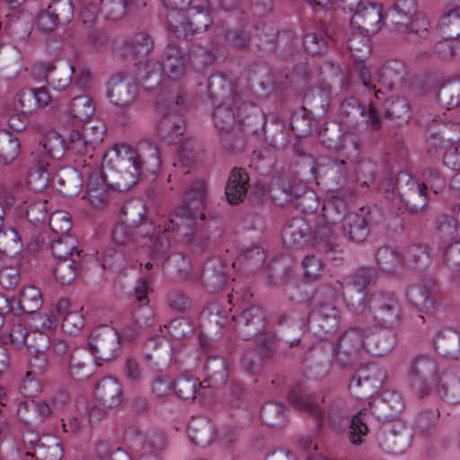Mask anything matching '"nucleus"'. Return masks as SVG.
<instances>
[{
    "instance_id": "1",
    "label": "nucleus",
    "mask_w": 460,
    "mask_h": 460,
    "mask_svg": "<svg viewBox=\"0 0 460 460\" xmlns=\"http://www.w3.org/2000/svg\"><path fill=\"white\" fill-rule=\"evenodd\" d=\"M376 276V269L364 266L357 269L346 284L331 279L318 287L312 297L313 309L307 318L310 332L322 340L329 339L336 332L341 319L335 302L340 296L352 314H363L369 297L367 287Z\"/></svg>"
},
{
    "instance_id": "2",
    "label": "nucleus",
    "mask_w": 460,
    "mask_h": 460,
    "mask_svg": "<svg viewBox=\"0 0 460 460\" xmlns=\"http://www.w3.org/2000/svg\"><path fill=\"white\" fill-rule=\"evenodd\" d=\"M157 205L156 219H151L150 240H143L142 244L151 242L154 234L156 238L153 243L152 256L154 259L163 261L168 260L171 239L186 243L193 252H202L208 245V237L204 230L195 229L199 221L203 222L205 216V203H181L173 214L168 217L159 215L162 203H152Z\"/></svg>"
},
{
    "instance_id": "3",
    "label": "nucleus",
    "mask_w": 460,
    "mask_h": 460,
    "mask_svg": "<svg viewBox=\"0 0 460 460\" xmlns=\"http://www.w3.org/2000/svg\"><path fill=\"white\" fill-rule=\"evenodd\" d=\"M150 276L137 280L134 288L136 299L141 304L134 313L135 323L133 326L121 329L119 332L114 327L107 324L96 327L89 337V347L93 355L97 358L109 361L118 357L120 351V339L134 340L144 327L153 325L155 314L148 306V293L152 291L149 286Z\"/></svg>"
},
{
    "instance_id": "4",
    "label": "nucleus",
    "mask_w": 460,
    "mask_h": 460,
    "mask_svg": "<svg viewBox=\"0 0 460 460\" xmlns=\"http://www.w3.org/2000/svg\"><path fill=\"white\" fill-rule=\"evenodd\" d=\"M395 334L391 331L376 327H350L332 345V353L342 367H348L352 360L370 354L383 357L389 353L395 344Z\"/></svg>"
},
{
    "instance_id": "5",
    "label": "nucleus",
    "mask_w": 460,
    "mask_h": 460,
    "mask_svg": "<svg viewBox=\"0 0 460 460\" xmlns=\"http://www.w3.org/2000/svg\"><path fill=\"white\" fill-rule=\"evenodd\" d=\"M282 240L288 248L300 249L313 245L332 260H338L343 253V246L326 226L314 225L309 212L305 217H294L286 223L282 230Z\"/></svg>"
},
{
    "instance_id": "6",
    "label": "nucleus",
    "mask_w": 460,
    "mask_h": 460,
    "mask_svg": "<svg viewBox=\"0 0 460 460\" xmlns=\"http://www.w3.org/2000/svg\"><path fill=\"white\" fill-rule=\"evenodd\" d=\"M255 110L251 102H242L240 96H232L216 106L213 122L221 135V144L228 151L240 150L243 145V120Z\"/></svg>"
},
{
    "instance_id": "7",
    "label": "nucleus",
    "mask_w": 460,
    "mask_h": 460,
    "mask_svg": "<svg viewBox=\"0 0 460 460\" xmlns=\"http://www.w3.org/2000/svg\"><path fill=\"white\" fill-rule=\"evenodd\" d=\"M288 400L290 405L296 410L307 412L315 420L318 429L326 419L333 429H338L342 421L349 418L346 403L341 398L323 396L322 404L328 406L327 412H325L314 397L305 389L302 383H297L290 389Z\"/></svg>"
},
{
    "instance_id": "8",
    "label": "nucleus",
    "mask_w": 460,
    "mask_h": 460,
    "mask_svg": "<svg viewBox=\"0 0 460 460\" xmlns=\"http://www.w3.org/2000/svg\"><path fill=\"white\" fill-rule=\"evenodd\" d=\"M82 174L88 177L87 194L89 201H107L114 199L111 191L126 192L135 186L141 173L135 172H119L114 171V182L107 184L102 168L98 164H86L83 161Z\"/></svg>"
},
{
    "instance_id": "9",
    "label": "nucleus",
    "mask_w": 460,
    "mask_h": 460,
    "mask_svg": "<svg viewBox=\"0 0 460 460\" xmlns=\"http://www.w3.org/2000/svg\"><path fill=\"white\" fill-rule=\"evenodd\" d=\"M404 405L401 394L396 391H385L381 398L369 402V409L364 408L351 419L349 439L351 444L360 445L368 432L366 415L368 411L378 419L394 417L402 411Z\"/></svg>"
},
{
    "instance_id": "10",
    "label": "nucleus",
    "mask_w": 460,
    "mask_h": 460,
    "mask_svg": "<svg viewBox=\"0 0 460 460\" xmlns=\"http://www.w3.org/2000/svg\"><path fill=\"white\" fill-rule=\"evenodd\" d=\"M385 217L379 203H367L358 206L355 203L353 208L347 214L341 229L348 241L354 243L364 242L369 234V225L377 224Z\"/></svg>"
},
{
    "instance_id": "11",
    "label": "nucleus",
    "mask_w": 460,
    "mask_h": 460,
    "mask_svg": "<svg viewBox=\"0 0 460 460\" xmlns=\"http://www.w3.org/2000/svg\"><path fill=\"white\" fill-rule=\"evenodd\" d=\"M40 154H43V157L39 159L37 164L31 169L26 187L17 184L11 192L10 198L12 199L27 201V199H31L27 194L29 190L39 192L47 187L50 176L47 170L49 165V160L54 157L52 150L49 146V142L40 143L36 150L31 153L33 156H38Z\"/></svg>"
},
{
    "instance_id": "12",
    "label": "nucleus",
    "mask_w": 460,
    "mask_h": 460,
    "mask_svg": "<svg viewBox=\"0 0 460 460\" xmlns=\"http://www.w3.org/2000/svg\"><path fill=\"white\" fill-rule=\"evenodd\" d=\"M375 321L386 329L398 325L402 319L400 301L393 291L373 292L367 299V309Z\"/></svg>"
},
{
    "instance_id": "13",
    "label": "nucleus",
    "mask_w": 460,
    "mask_h": 460,
    "mask_svg": "<svg viewBox=\"0 0 460 460\" xmlns=\"http://www.w3.org/2000/svg\"><path fill=\"white\" fill-rule=\"evenodd\" d=\"M440 378L438 373V364L430 357L420 355L412 362L409 380L412 391L420 397L438 385Z\"/></svg>"
},
{
    "instance_id": "14",
    "label": "nucleus",
    "mask_w": 460,
    "mask_h": 460,
    "mask_svg": "<svg viewBox=\"0 0 460 460\" xmlns=\"http://www.w3.org/2000/svg\"><path fill=\"white\" fill-rule=\"evenodd\" d=\"M188 434L190 442L199 447H207L214 439L228 445L236 438L235 429L230 427L222 428L215 433L211 421L203 416L192 418L188 425Z\"/></svg>"
},
{
    "instance_id": "15",
    "label": "nucleus",
    "mask_w": 460,
    "mask_h": 460,
    "mask_svg": "<svg viewBox=\"0 0 460 460\" xmlns=\"http://www.w3.org/2000/svg\"><path fill=\"white\" fill-rule=\"evenodd\" d=\"M184 96L178 94L173 102L167 106L168 111L157 125V133L168 145L177 143L185 130V123L179 112L184 109Z\"/></svg>"
},
{
    "instance_id": "16",
    "label": "nucleus",
    "mask_w": 460,
    "mask_h": 460,
    "mask_svg": "<svg viewBox=\"0 0 460 460\" xmlns=\"http://www.w3.org/2000/svg\"><path fill=\"white\" fill-rule=\"evenodd\" d=\"M74 5L70 0H53L47 9L37 16V25L43 32H52L61 25H66L74 17Z\"/></svg>"
},
{
    "instance_id": "17",
    "label": "nucleus",
    "mask_w": 460,
    "mask_h": 460,
    "mask_svg": "<svg viewBox=\"0 0 460 460\" xmlns=\"http://www.w3.org/2000/svg\"><path fill=\"white\" fill-rule=\"evenodd\" d=\"M189 57L184 49L176 42L167 44L159 58L161 73L164 76L179 81L187 73Z\"/></svg>"
},
{
    "instance_id": "18",
    "label": "nucleus",
    "mask_w": 460,
    "mask_h": 460,
    "mask_svg": "<svg viewBox=\"0 0 460 460\" xmlns=\"http://www.w3.org/2000/svg\"><path fill=\"white\" fill-rule=\"evenodd\" d=\"M102 164L115 172H125V171L135 172L136 170L137 173H142L144 162L135 149L122 144L115 146L103 155Z\"/></svg>"
},
{
    "instance_id": "19",
    "label": "nucleus",
    "mask_w": 460,
    "mask_h": 460,
    "mask_svg": "<svg viewBox=\"0 0 460 460\" xmlns=\"http://www.w3.org/2000/svg\"><path fill=\"white\" fill-rule=\"evenodd\" d=\"M314 207H308V209H314L309 213L314 220V225L330 227L333 234L339 239L335 233L336 225L342 224L355 203H314Z\"/></svg>"
},
{
    "instance_id": "20",
    "label": "nucleus",
    "mask_w": 460,
    "mask_h": 460,
    "mask_svg": "<svg viewBox=\"0 0 460 460\" xmlns=\"http://www.w3.org/2000/svg\"><path fill=\"white\" fill-rule=\"evenodd\" d=\"M107 92L111 102L117 106H128L133 103L138 95V84L128 78L126 73L119 72L110 80Z\"/></svg>"
},
{
    "instance_id": "21",
    "label": "nucleus",
    "mask_w": 460,
    "mask_h": 460,
    "mask_svg": "<svg viewBox=\"0 0 460 460\" xmlns=\"http://www.w3.org/2000/svg\"><path fill=\"white\" fill-rule=\"evenodd\" d=\"M236 322V332L243 340L261 333L265 328V317L262 309L259 306H252L238 315L233 316Z\"/></svg>"
},
{
    "instance_id": "22",
    "label": "nucleus",
    "mask_w": 460,
    "mask_h": 460,
    "mask_svg": "<svg viewBox=\"0 0 460 460\" xmlns=\"http://www.w3.org/2000/svg\"><path fill=\"white\" fill-rule=\"evenodd\" d=\"M435 279L426 277L420 283L408 288L407 299L420 311H431L435 308Z\"/></svg>"
},
{
    "instance_id": "23",
    "label": "nucleus",
    "mask_w": 460,
    "mask_h": 460,
    "mask_svg": "<svg viewBox=\"0 0 460 460\" xmlns=\"http://www.w3.org/2000/svg\"><path fill=\"white\" fill-rule=\"evenodd\" d=\"M382 10L377 4L370 3L358 10L350 19V25L357 31H362L368 34H376L382 26Z\"/></svg>"
},
{
    "instance_id": "24",
    "label": "nucleus",
    "mask_w": 460,
    "mask_h": 460,
    "mask_svg": "<svg viewBox=\"0 0 460 460\" xmlns=\"http://www.w3.org/2000/svg\"><path fill=\"white\" fill-rule=\"evenodd\" d=\"M96 400L104 407L116 408L124 399V392L119 380L113 376L101 379L95 385Z\"/></svg>"
},
{
    "instance_id": "25",
    "label": "nucleus",
    "mask_w": 460,
    "mask_h": 460,
    "mask_svg": "<svg viewBox=\"0 0 460 460\" xmlns=\"http://www.w3.org/2000/svg\"><path fill=\"white\" fill-rule=\"evenodd\" d=\"M83 307H74L67 298H60L56 303V312L62 318L61 328L64 332L74 334L84 325Z\"/></svg>"
},
{
    "instance_id": "26",
    "label": "nucleus",
    "mask_w": 460,
    "mask_h": 460,
    "mask_svg": "<svg viewBox=\"0 0 460 460\" xmlns=\"http://www.w3.org/2000/svg\"><path fill=\"white\" fill-rule=\"evenodd\" d=\"M275 350V336L268 334L260 338L255 349L247 351L242 358L246 371L253 373L263 360L270 358Z\"/></svg>"
},
{
    "instance_id": "27",
    "label": "nucleus",
    "mask_w": 460,
    "mask_h": 460,
    "mask_svg": "<svg viewBox=\"0 0 460 460\" xmlns=\"http://www.w3.org/2000/svg\"><path fill=\"white\" fill-rule=\"evenodd\" d=\"M398 31L402 33L405 39L411 42H418L427 39L429 34V22L424 13H418L409 21H394Z\"/></svg>"
},
{
    "instance_id": "28",
    "label": "nucleus",
    "mask_w": 460,
    "mask_h": 460,
    "mask_svg": "<svg viewBox=\"0 0 460 460\" xmlns=\"http://www.w3.org/2000/svg\"><path fill=\"white\" fill-rule=\"evenodd\" d=\"M150 227L151 225L148 224L132 226L122 221L114 227L112 240L119 245H125L131 242L141 243L139 239L150 240Z\"/></svg>"
},
{
    "instance_id": "29",
    "label": "nucleus",
    "mask_w": 460,
    "mask_h": 460,
    "mask_svg": "<svg viewBox=\"0 0 460 460\" xmlns=\"http://www.w3.org/2000/svg\"><path fill=\"white\" fill-rule=\"evenodd\" d=\"M410 433L402 421H396L389 429H385L382 435L381 445L385 451L392 454L402 453L408 444Z\"/></svg>"
},
{
    "instance_id": "30",
    "label": "nucleus",
    "mask_w": 460,
    "mask_h": 460,
    "mask_svg": "<svg viewBox=\"0 0 460 460\" xmlns=\"http://www.w3.org/2000/svg\"><path fill=\"white\" fill-rule=\"evenodd\" d=\"M248 187L249 176L245 170L237 167L233 168L225 188L226 201H243Z\"/></svg>"
},
{
    "instance_id": "31",
    "label": "nucleus",
    "mask_w": 460,
    "mask_h": 460,
    "mask_svg": "<svg viewBox=\"0 0 460 460\" xmlns=\"http://www.w3.org/2000/svg\"><path fill=\"white\" fill-rule=\"evenodd\" d=\"M266 252L260 246H252L243 252L237 259L232 262V267L243 274H252L261 269L264 264Z\"/></svg>"
},
{
    "instance_id": "32",
    "label": "nucleus",
    "mask_w": 460,
    "mask_h": 460,
    "mask_svg": "<svg viewBox=\"0 0 460 460\" xmlns=\"http://www.w3.org/2000/svg\"><path fill=\"white\" fill-rule=\"evenodd\" d=\"M434 347L445 358H457L460 355V332L453 329L439 332L434 339Z\"/></svg>"
},
{
    "instance_id": "33",
    "label": "nucleus",
    "mask_w": 460,
    "mask_h": 460,
    "mask_svg": "<svg viewBox=\"0 0 460 460\" xmlns=\"http://www.w3.org/2000/svg\"><path fill=\"white\" fill-rule=\"evenodd\" d=\"M50 250L56 261L79 259L82 252V250L78 249V241L71 234L56 235Z\"/></svg>"
},
{
    "instance_id": "34",
    "label": "nucleus",
    "mask_w": 460,
    "mask_h": 460,
    "mask_svg": "<svg viewBox=\"0 0 460 460\" xmlns=\"http://www.w3.org/2000/svg\"><path fill=\"white\" fill-rule=\"evenodd\" d=\"M385 377V372L375 363H367L359 367L350 380L349 388H358L365 383H370L372 386H382Z\"/></svg>"
},
{
    "instance_id": "35",
    "label": "nucleus",
    "mask_w": 460,
    "mask_h": 460,
    "mask_svg": "<svg viewBox=\"0 0 460 460\" xmlns=\"http://www.w3.org/2000/svg\"><path fill=\"white\" fill-rule=\"evenodd\" d=\"M207 377L203 381L207 387L217 388L224 385L227 379L226 363L224 358L210 356L205 367Z\"/></svg>"
},
{
    "instance_id": "36",
    "label": "nucleus",
    "mask_w": 460,
    "mask_h": 460,
    "mask_svg": "<svg viewBox=\"0 0 460 460\" xmlns=\"http://www.w3.org/2000/svg\"><path fill=\"white\" fill-rule=\"evenodd\" d=\"M93 359L84 350H75L70 355L69 375L76 381L87 380L93 373Z\"/></svg>"
},
{
    "instance_id": "37",
    "label": "nucleus",
    "mask_w": 460,
    "mask_h": 460,
    "mask_svg": "<svg viewBox=\"0 0 460 460\" xmlns=\"http://www.w3.org/2000/svg\"><path fill=\"white\" fill-rule=\"evenodd\" d=\"M376 261L379 270L386 274H395L402 269V254L390 246H383L377 249Z\"/></svg>"
},
{
    "instance_id": "38",
    "label": "nucleus",
    "mask_w": 460,
    "mask_h": 460,
    "mask_svg": "<svg viewBox=\"0 0 460 460\" xmlns=\"http://www.w3.org/2000/svg\"><path fill=\"white\" fill-rule=\"evenodd\" d=\"M74 70L75 68L72 66L57 67L53 64H47L44 66L45 79L53 89L64 91L71 83Z\"/></svg>"
},
{
    "instance_id": "39",
    "label": "nucleus",
    "mask_w": 460,
    "mask_h": 460,
    "mask_svg": "<svg viewBox=\"0 0 460 460\" xmlns=\"http://www.w3.org/2000/svg\"><path fill=\"white\" fill-rule=\"evenodd\" d=\"M435 388L444 401L450 403L460 402V376L452 371L445 372Z\"/></svg>"
},
{
    "instance_id": "40",
    "label": "nucleus",
    "mask_w": 460,
    "mask_h": 460,
    "mask_svg": "<svg viewBox=\"0 0 460 460\" xmlns=\"http://www.w3.org/2000/svg\"><path fill=\"white\" fill-rule=\"evenodd\" d=\"M288 258L280 255L275 258L267 267L268 283L274 286H288L293 275L290 268L286 267Z\"/></svg>"
},
{
    "instance_id": "41",
    "label": "nucleus",
    "mask_w": 460,
    "mask_h": 460,
    "mask_svg": "<svg viewBox=\"0 0 460 460\" xmlns=\"http://www.w3.org/2000/svg\"><path fill=\"white\" fill-rule=\"evenodd\" d=\"M437 234L438 238L452 240L455 234H460V204L454 208V215L441 214L437 217Z\"/></svg>"
},
{
    "instance_id": "42",
    "label": "nucleus",
    "mask_w": 460,
    "mask_h": 460,
    "mask_svg": "<svg viewBox=\"0 0 460 460\" xmlns=\"http://www.w3.org/2000/svg\"><path fill=\"white\" fill-rule=\"evenodd\" d=\"M209 96L214 100L229 101L232 96H239L233 89L231 83L220 73L213 74L208 81Z\"/></svg>"
},
{
    "instance_id": "43",
    "label": "nucleus",
    "mask_w": 460,
    "mask_h": 460,
    "mask_svg": "<svg viewBox=\"0 0 460 460\" xmlns=\"http://www.w3.org/2000/svg\"><path fill=\"white\" fill-rule=\"evenodd\" d=\"M402 267L410 269L421 270L427 267L430 262V254L426 246L421 244H412L408 246L403 254Z\"/></svg>"
},
{
    "instance_id": "44",
    "label": "nucleus",
    "mask_w": 460,
    "mask_h": 460,
    "mask_svg": "<svg viewBox=\"0 0 460 460\" xmlns=\"http://www.w3.org/2000/svg\"><path fill=\"white\" fill-rule=\"evenodd\" d=\"M330 30L323 24L319 32H310L304 37V45L306 51L314 56L321 54L328 46L330 41H334Z\"/></svg>"
},
{
    "instance_id": "45",
    "label": "nucleus",
    "mask_w": 460,
    "mask_h": 460,
    "mask_svg": "<svg viewBox=\"0 0 460 460\" xmlns=\"http://www.w3.org/2000/svg\"><path fill=\"white\" fill-rule=\"evenodd\" d=\"M29 335L30 332L24 324L15 323L0 334V341L3 344H10L13 349H27Z\"/></svg>"
},
{
    "instance_id": "46",
    "label": "nucleus",
    "mask_w": 460,
    "mask_h": 460,
    "mask_svg": "<svg viewBox=\"0 0 460 460\" xmlns=\"http://www.w3.org/2000/svg\"><path fill=\"white\" fill-rule=\"evenodd\" d=\"M173 387L176 394L184 400L194 399L201 389L206 388V385L198 378L192 377L188 374L179 376L173 381Z\"/></svg>"
},
{
    "instance_id": "47",
    "label": "nucleus",
    "mask_w": 460,
    "mask_h": 460,
    "mask_svg": "<svg viewBox=\"0 0 460 460\" xmlns=\"http://www.w3.org/2000/svg\"><path fill=\"white\" fill-rule=\"evenodd\" d=\"M22 249V242L14 228L0 229V254L4 257H14Z\"/></svg>"
},
{
    "instance_id": "48",
    "label": "nucleus",
    "mask_w": 460,
    "mask_h": 460,
    "mask_svg": "<svg viewBox=\"0 0 460 460\" xmlns=\"http://www.w3.org/2000/svg\"><path fill=\"white\" fill-rule=\"evenodd\" d=\"M42 295L40 290L34 286L24 287L19 294V308L25 314H34L42 305Z\"/></svg>"
},
{
    "instance_id": "49",
    "label": "nucleus",
    "mask_w": 460,
    "mask_h": 460,
    "mask_svg": "<svg viewBox=\"0 0 460 460\" xmlns=\"http://www.w3.org/2000/svg\"><path fill=\"white\" fill-rule=\"evenodd\" d=\"M21 144L17 137L10 133L0 131V164H12L20 154Z\"/></svg>"
},
{
    "instance_id": "50",
    "label": "nucleus",
    "mask_w": 460,
    "mask_h": 460,
    "mask_svg": "<svg viewBox=\"0 0 460 460\" xmlns=\"http://www.w3.org/2000/svg\"><path fill=\"white\" fill-rule=\"evenodd\" d=\"M396 185L401 194V201H405L403 195L407 193L418 194L420 198L428 199L426 194L427 185L425 183L420 184L411 175L405 172L401 171L396 179Z\"/></svg>"
},
{
    "instance_id": "51",
    "label": "nucleus",
    "mask_w": 460,
    "mask_h": 460,
    "mask_svg": "<svg viewBox=\"0 0 460 460\" xmlns=\"http://www.w3.org/2000/svg\"><path fill=\"white\" fill-rule=\"evenodd\" d=\"M261 417L264 424L278 428L285 424L287 417L285 406L280 402H266L261 410Z\"/></svg>"
},
{
    "instance_id": "52",
    "label": "nucleus",
    "mask_w": 460,
    "mask_h": 460,
    "mask_svg": "<svg viewBox=\"0 0 460 460\" xmlns=\"http://www.w3.org/2000/svg\"><path fill=\"white\" fill-rule=\"evenodd\" d=\"M371 34L362 31H353L347 40V49L356 59H362L370 53Z\"/></svg>"
},
{
    "instance_id": "53",
    "label": "nucleus",
    "mask_w": 460,
    "mask_h": 460,
    "mask_svg": "<svg viewBox=\"0 0 460 460\" xmlns=\"http://www.w3.org/2000/svg\"><path fill=\"white\" fill-rule=\"evenodd\" d=\"M67 111L74 119L84 121L94 114L95 107L88 95H79L72 100Z\"/></svg>"
},
{
    "instance_id": "54",
    "label": "nucleus",
    "mask_w": 460,
    "mask_h": 460,
    "mask_svg": "<svg viewBox=\"0 0 460 460\" xmlns=\"http://www.w3.org/2000/svg\"><path fill=\"white\" fill-rule=\"evenodd\" d=\"M407 75V66L402 60H390L382 67L380 77L389 86L403 81Z\"/></svg>"
},
{
    "instance_id": "55",
    "label": "nucleus",
    "mask_w": 460,
    "mask_h": 460,
    "mask_svg": "<svg viewBox=\"0 0 460 460\" xmlns=\"http://www.w3.org/2000/svg\"><path fill=\"white\" fill-rule=\"evenodd\" d=\"M127 52L137 57L147 56L154 48L153 40L144 31L136 33L130 40L125 42Z\"/></svg>"
},
{
    "instance_id": "56",
    "label": "nucleus",
    "mask_w": 460,
    "mask_h": 460,
    "mask_svg": "<svg viewBox=\"0 0 460 460\" xmlns=\"http://www.w3.org/2000/svg\"><path fill=\"white\" fill-rule=\"evenodd\" d=\"M136 443H142L141 450L143 455H150L156 460L157 453L164 449L165 439L162 433L151 432L146 435V440L141 433H137L135 437Z\"/></svg>"
},
{
    "instance_id": "57",
    "label": "nucleus",
    "mask_w": 460,
    "mask_h": 460,
    "mask_svg": "<svg viewBox=\"0 0 460 460\" xmlns=\"http://www.w3.org/2000/svg\"><path fill=\"white\" fill-rule=\"evenodd\" d=\"M79 259L58 260L53 265L52 273L61 285L69 284L75 277L76 263Z\"/></svg>"
},
{
    "instance_id": "58",
    "label": "nucleus",
    "mask_w": 460,
    "mask_h": 460,
    "mask_svg": "<svg viewBox=\"0 0 460 460\" xmlns=\"http://www.w3.org/2000/svg\"><path fill=\"white\" fill-rule=\"evenodd\" d=\"M63 452L62 444L54 441L51 445H36L34 450L28 451L25 455L36 460H61Z\"/></svg>"
},
{
    "instance_id": "59",
    "label": "nucleus",
    "mask_w": 460,
    "mask_h": 460,
    "mask_svg": "<svg viewBox=\"0 0 460 460\" xmlns=\"http://www.w3.org/2000/svg\"><path fill=\"white\" fill-rule=\"evenodd\" d=\"M301 267L305 280L314 282L322 277L324 270V262L315 255H307L303 259Z\"/></svg>"
},
{
    "instance_id": "60",
    "label": "nucleus",
    "mask_w": 460,
    "mask_h": 460,
    "mask_svg": "<svg viewBox=\"0 0 460 460\" xmlns=\"http://www.w3.org/2000/svg\"><path fill=\"white\" fill-rule=\"evenodd\" d=\"M146 205L147 203H124L120 209L124 217L123 222L132 226L148 224L144 222L147 210Z\"/></svg>"
},
{
    "instance_id": "61",
    "label": "nucleus",
    "mask_w": 460,
    "mask_h": 460,
    "mask_svg": "<svg viewBox=\"0 0 460 460\" xmlns=\"http://www.w3.org/2000/svg\"><path fill=\"white\" fill-rule=\"evenodd\" d=\"M58 325L57 317L51 311L33 314L31 318V327L34 331L51 334L56 331Z\"/></svg>"
},
{
    "instance_id": "62",
    "label": "nucleus",
    "mask_w": 460,
    "mask_h": 460,
    "mask_svg": "<svg viewBox=\"0 0 460 460\" xmlns=\"http://www.w3.org/2000/svg\"><path fill=\"white\" fill-rule=\"evenodd\" d=\"M441 242L440 250L443 254L444 262L452 263L454 266H460V234H455L452 240L438 238Z\"/></svg>"
},
{
    "instance_id": "63",
    "label": "nucleus",
    "mask_w": 460,
    "mask_h": 460,
    "mask_svg": "<svg viewBox=\"0 0 460 460\" xmlns=\"http://www.w3.org/2000/svg\"><path fill=\"white\" fill-rule=\"evenodd\" d=\"M272 128H265V137L268 143L277 149H282L288 143V132L279 119H274Z\"/></svg>"
},
{
    "instance_id": "64",
    "label": "nucleus",
    "mask_w": 460,
    "mask_h": 460,
    "mask_svg": "<svg viewBox=\"0 0 460 460\" xmlns=\"http://www.w3.org/2000/svg\"><path fill=\"white\" fill-rule=\"evenodd\" d=\"M65 146L67 151L84 156L86 155L92 149V145L84 137L82 131L72 130L65 141Z\"/></svg>"
}]
</instances>
